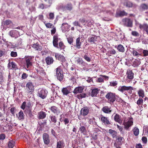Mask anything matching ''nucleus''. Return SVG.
Instances as JSON below:
<instances>
[{"mask_svg":"<svg viewBox=\"0 0 148 148\" xmlns=\"http://www.w3.org/2000/svg\"><path fill=\"white\" fill-rule=\"evenodd\" d=\"M133 119L131 118L127 122H124L123 125L124 126V128L127 130L129 127L132 126L133 124Z\"/></svg>","mask_w":148,"mask_h":148,"instance_id":"8","label":"nucleus"},{"mask_svg":"<svg viewBox=\"0 0 148 148\" xmlns=\"http://www.w3.org/2000/svg\"><path fill=\"white\" fill-rule=\"evenodd\" d=\"M97 37L95 36H90L88 39V40L89 42H94L97 41Z\"/></svg>","mask_w":148,"mask_h":148,"instance_id":"30","label":"nucleus"},{"mask_svg":"<svg viewBox=\"0 0 148 148\" xmlns=\"http://www.w3.org/2000/svg\"><path fill=\"white\" fill-rule=\"evenodd\" d=\"M89 108L87 106L84 107L81 109L80 114L83 116L87 115L89 112Z\"/></svg>","mask_w":148,"mask_h":148,"instance_id":"9","label":"nucleus"},{"mask_svg":"<svg viewBox=\"0 0 148 148\" xmlns=\"http://www.w3.org/2000/svg\"><path fill=\"white\" fill-rule=\"evenodd\" d=\"M77 64L84 66L87 65V63L83 61L82 59L80 57H78L76 60Z\"/></svg>","mask_w":148,"mask_h":148,"instance_id":"17","label":"nucleus"},{"mask_svg":"<svg viewBox=\"0 0 148 148\" xmlns=\"http://www.w3.org/2000/svg\"><path fill=\"white\" fill-rule=\"evenodd\" d=\"M142 98L140 97L137 101L136 103L139 107L143 105V100Z\"/></svg>","mask_w":148,"mask_h":148,"instance_id":"38","label":"nucleus"},{"mask_svg":"<svg viewBox=\"0 0 148 148\" xmlns=\"http://www.w3.org/2000/svg\"><path fill=\"white\" fill-rule=\"evenodd\" d=\"M106 98L107 99L108 102L110 103H113L116 99V95L115 93L109 92L105 96Z\"/></svg>","mask_w":148,"mask_h":148,"instance_id":"1","label":"nucleus"},{"mask_svg":"<svg viewBox=\"0 0 148 148\" xmlns=\"http://www.w3.org/2000/svg\"><path fill=\"white\" fill-rule=\"evenodd\" d=\"M133 131L134 134L135 136H137L139 134V130L137 127H134L133 130Z\"/></svg>","mask_w":148,"mask_h":148,"instance_id":"43","label":"nucleus"},{"mask_svg":"<svg viewBox=\"0 0 148 148\" xmlns=\"http://www.w3.org/2000/svg\"><path fill=\"white\" fill-rule=\"evenodd\" d=\"M96 82H97L99 83L104 82V80L102 78H97V79L96 80Z\"/></svg>","mask_w":148,"mask_h":148,"instance_id":"50","label":"nucleus"},{"mask_svg":"<svg viewBox=\"0 0 148 148\" xmlns=\"http://www.w3.org/2000/svg\"><path fill=\"white\" fill-rule=\"evenodd\" d=\"M143 53L144 56H148V51L146 50H143Z\"/></svg>","mask_w":148,"mask_h":148,"instance_id":"63","label":"nucleus"},{"mask_svg":"<svg viewBox=\"0 0 148 148\" xmlns=\"http://www.w3.org/2000/svg\"><path fill=\"white\" fill-rule=\"evenodd\" d=\"M26 62L27 68L32 65V58H26Z\"/></svg>","mask_w":148,"mask_h":148,"instance_id":"28","label":"nucleus"},{"mask_svg":"<svg viewBox=\"0 0 148 148\" xmlns=\"http://www.w3.org/2000/svg\"><path fill=\"white\" fill-rule=\"evenodd\" d=\"M122 22L124 26L128 27H131L132 26V21L129 18H125L122 20Z\"/></svg>","mask_w":148,"mask_h":148,"instance_id":"4","label":"nucleus"},{"mask_svg":"<svg viewBox=\"0 0 148 148\" xmlns=\"http://www.w3.org/2000/svg\"><path fill=\"white\" fill-rule=\"evenodd\" d=\"M20 117V119H24V118L23 113L21 111L19 112V118Z\"/></svg>","mask_w":148,"mask_h":148,"instance_id":"51","label":"nucleus"},{"mask_svg":"<svg viewBox=\"0 0 148 148\" xmlns=\"http://www.w3.org/2000/svg\"><path fill=\"white\" fill-rule=\"evenodd\" d=\"M114 120L119 123H122V120L121 119V116L118 114H116L114 117Z\"/></svg>","mask_w":148,"mask_h":148,"instance_id":"22","label":"nucleus"},{"mask_svg":"<svg viewBox=\"0 0 148 148\" xmlns=\"http://www.w3.org/2000/svg\"><path fill=\"white\" fill-rule=\"evenodd\" d=\"M99 90L98 88L92 89L91 92L90 93V96L92 97L96 96L99 92Z\"/></svg>","mask_w":148,"mask_h":148,"instance_id":"25","label":"nucleus"},{"mask_svg":"<svg viewBox=\"0 0 148 148\" xmlns=\"http://www.w3.org/2000/svg\"><path fill=\"white\" fill-rule=\"evenodd\" d=\"M47 92V91L44 89L40 88L38 90V96L42 99L46 97Z\"/></svg>","mask_w":148,"mask_h":148,"instance_id":"5","label":"nucleus"},{"mask_svg":"<svg viewBox=\"0 0 148 148\" xmlns=\"http://www.w3.org/2000/svg\"><path fill=\"white\" fill-rule=\"evenodd\" d=\"M42 138L45 144L48 145L50 142V138L49 135L46 133H44L42 135Z\"/></svg>","mask_w":148,"mask_h":148,"instance_id":"7","label":"nucleus"},{"mask_svg":"<svg viewBox=\"0 0 148 148\" xmlns=\"http://www.w3.org/2000/svg\"><path fill=\"white\" fill-rule=\"evenodd\" d=\"M4 81L2 73L0 72V83H2Z\"/></svg>","mask_w":148,"mask_h":148,"instance_id":"62","label":"nucleus"},{"mask_svg":"<svg viewBox=\"0 0 148 148\" xmlns=\"http://www.w3.org/2000/svg\"><path fill=\"white\" fill-rule=\"evenodd\" d=\"M55 57L56 59L62 62V65H64L63 64L64 62L66 61V60L63 56L60 53H56L55 54Z\"/></svg>","mask_w":148,"mask_h":148,"instance_id":"6","label":"nucleus"},{"mask_svg":"<svg viewBox=\"0 0 148 148\" xmlns=\"http://www.w3.org/2000/svg\"><path fill=\"white\" fill-rule=\"evenodd\" d=\"M65 47V46L62 41H60L59 43V46L57 48L60 49H64Z\"/></svg>","mask_w":148,"mask_h":148,"instance_id":"40","label":"nucleus"},{"mask_svg":"<svg viewBox=\"0 0 148 148\" xmlns=\"http://www.w3.org/2000/svg\"><path fill=\"white\" fill-rule=\"evenodd\" d=\"M26 86L27 88V90L29 92H31L34 90V86L32 82H27L26 84Z\"/></svg>","mask_w":148,"mask_h":148,"instance_id":"12","label":"nucleus"},{"mask_svg":"<svg viewBox=\"0 0 148 148\" xmlns=\"http://www.w3.org/2000/svg\"><path fill=\"white\" fill-rule=\"evenodd\" d=\"M56 76L60 82L63 81L64 78L63 72L60 67L56 69Z\"/></svg>","mask_w":148,"mask_h":148,"instance_id":"2","label":"nucleus"},{"mask_svg":"<svg viewBox=\"0 0 148 148\" xmlns=\"http://www.w3.org/2000/svg\"><path fill=\"white\" fill-rule=\"evenodd\" d=\"M11 64L12 68L13 69L16 68L17 67V66L15 63L13 62H11Z\"/></svg>","mask_w":148,"mask_h":148,"instance_id":"58","label":"nucleus"},{"mask_svg":"<svg viewBox=\"0 0 148 148\" xmlns=\"http://www.w3.org/2000/svg\"><path fill=\"white\" fill-rule=\"evenodd\" d=\"M49 118L51 120H50V122L53 123L54 125H56V123L57 121V119L56 116L54 115H50Z\"/></svg>","mask_w":148,"mask_h":148,"instance_id":"31","label":"nucleus"},{"mask_svg":"<svg viewBox=\"0 0 148 148\" xmlns=\"http://www.w3.org/2000/svg\"><path fill=\"white\" fill-rule=\"evenodd\" d=\"M80 38L79 37L76 39V46L77 48L80 49L82 45V42L80 41Z\"/></svg>","mask_w":148,"mask_h":148,"instance_id":"27","label":"nucleus"},{"mask_svg":"<svg viewBox=\"0 0 148 148\" xmlns=\"http://www.w3.org/2000/svg\"><path fill=\"white\" fill-rule=\"evenodd\" d=\"M131 34L132 35L135 36H139V34L136 31H133L131 32Z\"/></svg>","mask_w":148,"mask_h":148,"instance_id":"49","label":"nucleus"},{"mask_svg":"<svg viewBox=\"0 0 148 148\" xmlns=\"http://www.w3.org/2000/svg\"><path fill=\"white\" fill-rule=\"evenodd\" d=\"M108 53L111 55H115L116 53V51L113 49H112L108 51Z\"/></svg>","mask_w":148,"mask_h":148,"instance_id":"45","label":"nucleus"},{"mask_svg":"<svg viewBox=\"0 0 148 148\" xmlns=\"http://www.w3.org/2000/svg\"><path fill=\"white\" fill-rule=\"evenodd\" d=\"M70 80L72 81V83L74 84L75 83V79L73 75H72L70 78Z\"/></svg>","mask_w":148,"mask_h":148,"instance_id":"57","label":"nucleus"},{"mask_svg":"<svg viewBox=\"0 0 148 148\" xmlns=\"http://www.w3.org/2000/svg\"><path fill=\"white\" fill-rule=\"evenodd\" d=\"M32 46L34 49L35 50L41 51L42 49L41 46L38 43L34 44L32 45Z\"/></svg>","mask_w":148,"mask_h":148,"instance_id":"24","label":"nucleus"},{"mask_svg":"<svg viewBox=\"0 0 148 148\" xmlns=\"http://www.w3.org/2000/svg\"><path fill=\"white\" fill-rule=\"evenodd\" d=\"M44 23L46 27L47 28H52L54 27L53 24L50 23H46L45 21L44 22Z\"/></svg>","mask_w":148,"mask_h":148,"instance_id":"44","label":"nucleus"},{"mask_svg":"<svg viewBox=\"0 0 148 148\" xmlns=\"http://www.w3.org/2000/svg\"><path fill=\"white\" fill-rule=\"evenodd\" d=\"M140 8L143 10H145L148 9V6L145 3H142L140 5Z\"/></svg>","mask_w":148,"mask_h":148,"instance_id":"37","label":"nucleus"},{"mask_svg":"<svg viewBox=\"0 0 148 148\" xmlns=\"http://www.w3.org/2000/svg\"><path fill=\"white\" fill-rule=\"evenodd\" d=\"M64 8L66 10L71 11L72 9V4L71 3H68L64 7Z\"/></svg>","mask_w":148,"mask_h":148,"instance_id":"33","label":"nucleus"},{"mask_svg":"<svg viewBox=\"0 0 148 148\" xmlns=\"http://www.w3.org/2000/svg\"><path fill=\"white\" fill-rule=\"evenodd\" d=\"M138 94L139 97L143 98L145 96V93L144 90L142 89H139L138 92Z\"/></svg>","mask_w":148,"mask_h":148,"instance_id":"35","label":"nucleus"},{"mask_svg":"<svg viewBox=\"0 0 148 148\" xmlns=\"http://www.w3.org/2000/svg\"><path fill=\"white\" fill-rule=\"evenodd\" d=\"M71 89V87L69 86L63 88L62 89V92L64 95H67L70 93Z\"/></svg>","mask_w":148,"mask_h":148,"instance_id":"15","label":"nucleus"},{"mask_svg":"<svg viewBox=\"0 0 148 148\" xmlns=\"http://www.w3.org/2000/svg\"><path fill=\"white\" fill-rule=\"evenodd\" d=\"M139 27L141 29H143L144 31L148 35V25L145 24L143 25L140 24L139 25Z\"/></svg>","mask_w":148,"mask_h":148,"instance_id":"16","label":"nucleus"},{"mask_svg":"<svg viewBox=\"0 0 148 148\" xmlns=\"http://www.w3.org/2000/svg\"><path fill=\"white\" fill-rule=\"evenodd\" d=\"M124 5L127 7L131 8L133 6V4L132 2L129 1H127L124 3Z\"/></svg>","mask_w":148,"mask_h":148,"instance_id":"36","label":"nucleus"},{"mask_svg":"<svg viewBox=\"0 0 148 148\" xmlns=\"http://www.w3.org/2000/svg\"><path fill=\"white\" fill-rule=\"evenodd\" d=\"M140 63V60L136 59L133 63V66L134 67L137 66H138Z\"/></svg>","mask_w":148,"mask_h":148,"instance_id":"41","label":"nucleus"},{"mask_svg":"<svg viewBox=\"0 0 148 148\" xmlns=\"http://www.w3.org/2000/svg\"><path fill=\"white\" fill-rule=\"evenodd\" d=\"M84 89V88L83 87L79 86L75 88L73 91V92L74 94L81 93L83 92Z\"/></svg>","mask_w":148,"mask_h":148,"instance_id":"18","label":"nucleus"},{"mask_svg":"<svg viewBox=\"0 0 148 148\" xmlns=\"http://www.w3.org/2000/svg\"><path fill=\"white\" fill-rule=\"evenodd\" d=\"M79 125L80 127H79V131L81 133L85 135L87 132L86 126L84 125H82L81 123H80Z\"/></svg>","mask_w":148,"mask_h":148,"instance_id":"14","label":"nucleus"},{"mask_svg":"<svg viewBox=\"0 0 148 148\" xmlns=\"http://www.w3.org/2000/svg\"><path fill=\"white\" fill-rule=\"evenodd\" d=\"M143 131H144L145 133H148V126L144 127Z\"/></svg>","mask_w":148,"mask_h":148,"instance_id":"64","label":"nucleus"},{"mask_svg":"<svg viewBox=\"0 0 148 148\" xmlns=\"http://www.w3.org/2000/svg\"><path fill=\"white\" fill-rule=\"evenodd\" d=\"M87 54V53H86L83 57L87 62H90L91 61V58L88 56Z\"/></svg>","mask_w":148,"mask_h":148,"instance_id":"42","label":"nucleus"},{"mask_svg":"<svg viewBox=\"0 0 148 148\" xmlns=\"http://www.w3.org/2000/svg\"><path fill=\"white\" fill-rule=\"evenodd\" d=\"M26 106V103L25 101H24L22 103V104L21 106V108L23 110H24Z\"/></svg>","mask_w":148,"mask_h":148,"instance_id":"56","label":"nucleus"},{"mask_svg":"<svg viewBox=\"0 0 148 148\" xmlns=\"http://www.w3.org/2000/svg\"><path fill=\"white\" fill-rule=\"evenodd\" d=\"M117 84V83L116 81L110 82V85L111 86L114 87L116 86Z\"/></svg>","mask_w":148,"mask_h":148,"instance_id":"60","label":"nucleus"},{"mask_svg":"<svg viewBox=\"0 0 148 148\" xmlns=\"http://www.w3.org/2000/svg\"><path fill=\"white\" fill-rule=\"evenodd\" d=\"M127 77L129 79H132L134 77V73L132 70H129L127 71Z\"/></svg>","mask_w":148,"mask_h":148,"instance_id":"26","label":"nucleus"},{"mask_svg":"<svg viewBox=\"0 0 148 148\" xmlns=\"http://www.w3.org/2000/svg\"><path fill=\"white\" fill-rule=\"evenodd\" d=\"M117 49L119 52L123 53L125 51V49L124 47L121 44L118 45L117 46Z\"/></svg>","mask_w":148,"mask_h":148,"instance_id":"32","label":"nucleus"},{"mask_svg":"<svg viewBox=\"0 0 148 148\" xmlns=\"http://www.w3.org/2000/svg\"><path fill=\"white\" fill-rule=\"evenodd\" d=\"M102 110L104 113L107 114H109L112 112L110 108L108 106L103 107Z\"/></svg>","mask_w":148,"mask_h":148,"instance_id":"23","label":"nucleus"},{"mask_svg":"<svg viewBox=\"0 0 148 148\" xmlns=\"http://www.w3.org/2000/svg\"><path fill=\"white\" fill-rule=\"evenodd\" d=\"M10 55L12 57H15L17 56V53L16 52L12 51Z\"/></svg>","mask_w":148,"mask_h":148,"instance_id":"61","label":"nucleus"},{"mask_svg":"<svg viewBox=\"0 0 148 148\" xmlns=\"http://www.w3.org/2000/svg\"><path fill=\"white\" fill-rule=\"evenodd\" d=\"M120 16H126L127 15V13L125 11H123L120 12L119 14Z\"/></svg>","mask_w":148,"mask_h":148,"instance_id":"48","label":"nucleus"},{"mask_svg":"<svg viewBox=\"0 0 148 148\" xmlns=\"http://www.w3.org/2000/svg\"><path fill=\"white\" fill-rule=\"evenodd\" d=\"M65 146V144L63 141H57L56 148H64Z\"/></svg>","mask_w":148,"mask_h":148,"instance_id":"20","label":"nucleus"},{"mask_svg":"<svg viewBox=\"0 0 148 148\" xmlns=\"http://www.w3.org/2000/svg\"><path fill=\"white\" fill-rule=\"evenodd\" d=\"M45 61L47 65H50L53 63L54 60L53 58L50 56H48L45 58Z\"/></svg>","mask_w":148,"mask_h":148,"instance_id":"19","label":"nucleus"},{"mask_svg":"<svg viewBox=\"0 0 148 148\" xmlns=\"http://www.w3.org/2000/svg\"><path fill=\"white\" fill-rule=\"evenodd\" d=\"M59 41L58 35L56 34L53 36V44L54 47L56 48L58 47V42Z\"/></svg>","mask_w":148,"mask_h":148,"instance_id":"10","label":"nucleus"},{"mask_svg":"<svg viewBox=\"0 0 148 148\" xmlns=\"http://www.w3.org/2000/svg\"><path fill=\"white\" fill-rule=\"evenodd\" d=\"M86 94L85 93H82L77 95L78 98L80 99L82 98H85L86 96Z\"/></svg>","mask_w":148,"mask_h":148,"instance_id":"46","label":"nucleus"},{"mask_svg":"<svg viewBox=\"0 0 148 148\" xmlns=\"http://www.w3.org/2000/svg\"><path fill=\"white\" fill-rule=\"evenodd\" d=\"M49 109L53 113L56 114L57 115H58L60 112V110L58 108L55 106H51Z\"/></svg>","mask_w":148,"mask_h":148,"instance_id":"13","label":"nucleus"},{"mask_svg":"<svg viewBox=\"0 0 148 148\" xmlns=\"http://www.w3.org/2000/svg\"><path fill=\"white\" fill-rule=\"evenodd\" d=\"M49 18L50 20H53L54 18V15L53 13H50L49 15Z\"/></svg>","mask_w":148,"mask_h":148,"instance_id":"52","label":"nucleus"},{"mask_svg":"<svg viewBox=\"0 0 148 148\" xmlns=\"http://www.w3.org/2000/svg\"><path fill=\"white\" fill-rule=\"evenodd\" d=\"M133 90V88L132 86H120L118 88V90L122 93H123L125 91H128V92L130 94L132 93V90Z\"/></svg>","mask_w":148,"mask_h":148,"instance_id":"3","label":"nucleus"},{"mask_svg":"<svg viewBox=\"0 0 148 148\" xmlns=\"http://www.w3.org/2000/svg\"><path fill=\"white\" fill-rule=\"evenodd\" d=\"M14 145V141L13 140H10L8 143V148H13Z\"/></svg>","mask_w":148,"mask_h":148,"instance_id":"39","label":"nucleus"},{"mask_svg":"<svg viewBox=\"0 0 148 148\" xmlns=\"http://www.w3.org/2000/svg\"><path fill=\"white\" fill-rule=\"evenodd\" d=\"M52 29L51 30V35H53L55 34L56 32V29L54 26L53 27Z\"/></svg>","mask_w":148,"mask_h":148,"instance_id":"55","label":"nucleus"},{"mask_svg":"<svg viewBox=\"0 0 148 148\" xmlns=\"http://www.w3.org/2000/svg\"><path fill=\"white\" fill-rule=\"evenodd\" d=\"M5 138V135L4 134H0V140H4Z\"/></svg>","mask_w":148,"mask_h":148,"instance_id":"59","label":"nucleus"},{"mask_svg":"<svg viewBox=\"0 0 148 148\" xmlns=\"http://www.w3.org/2000/svg\"><path fill=\"white\" fill-rule=\"evenodd\" d=\"M73 25L76 26H79L80 27H82V26L79 24V22L77 21H75L73 23Z\"/></svg>","mask_w":148,"mask_h":148,"instance_id":"54","label":"nucleus"},{"mask_svg":"<svg viewBox=\"0 0 148 148\" xmlns=\"http://www.w3.org/2000/svg\"><path fill=\"white\" fill-rule=\"evenodd\" d=\"M101 120L102 123L106 125H109L111 124L108 117L103 116L101 117Z\"/></svg>","mask_w":148,"mask_h":148,"instance_id":"11","label":"nucleus"},{"mask_svg":"<svg viewBox=\"0 0 148 148\" xmlns=\"http://www.w3.org/2000/svg\"><path fill=\"white\" fill-rule=\"evenodd\" d=\"M46 116V112L41 111L38 113V118L39 119H43L45 118Z\"/></svg>","mask_w":148,"mask_h":148,"instance_id":"21","label":"nucleus"},{"mask_svg":"<svg viewBox=\"0 0 148 148\" xmlns=\"http://www.w3.org/2000/svg\"><path fill=\"white\" fill-rule=\"evenodd\" d=\"M132 53L133 56H141L142 55V53H139L137 51L134 50V49H133Z\"/></svg>","mask_w":148,"mask_h":148,"instance_id":"34","label":"nucleus"},{"mask_svg":"<svg viewBox=\"0 0 148 148\" xmlns=\"http://www.w3.org/2000/svg\"><path fill=\"white\" fill-rule=\"evenodd\" d=\"M68 42L70 44H71L73 42V38L72 36L69 37L67 38Z\"/></svg>","mask_w":148,"mask_h":148,"instance_id":"47","label":"nucleus"},{"mask_svg":"<svg viewBox=\"0 0 148 148\" xmlns=\"http://www.w3.org/2000/svg\"><path fill=\"white\" fill-rule=\"evenodd\" d=\"M12 23L11 21L9 20H7L4 22V24L5 25H8Z\"/></svg>","mask_w":148,"mask_h":148,"instance_id":"53","label":"nucleus"},{"mask_svg":"<svg viewBox=\"0 0 148 148\" xmlns=\"http://www.w3.org/2000/svg\"><path fill=\"white\" fill-rule=\"evenodd\" d=\"M109 133L111 134L112 137L113 138H116L117 136V132L115 130L110 129L108 131Z\"/></svg>","mask_w":148,"mask_h":148,"instance_id":"29","label":"nucleus"}]
</instances>
